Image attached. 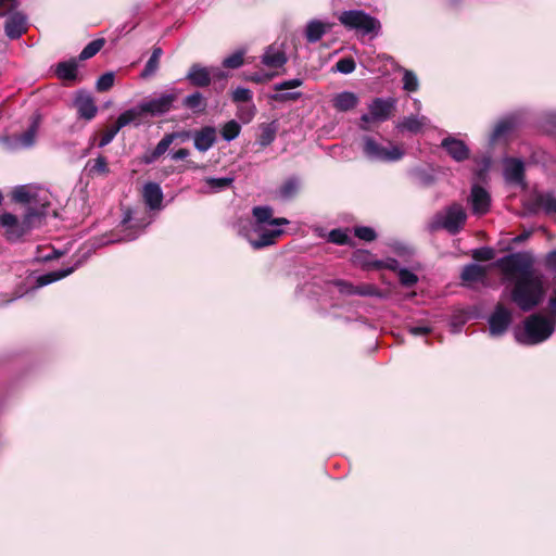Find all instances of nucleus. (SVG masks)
Returning a JSON list of instances; mask_svg holds the SVG:
<instances>
[{
	"label": "nucleus",
	"instance_id": "obj_1",
	"mask_svg": "<svg viewBox=\"0 0 556 556\" xmlns=\"http://www.w3.org/2000/svg\"><path fill=\"white\" fill-rule=\"evenodd\" d=\"M528 252H516L495 261L504 279L511 282L510 301L522 312L536 308L545 299L547 285L542 273L534 267Z\"/></svg>",
	"mask_w": 556,
	"mask_h": 556
},
{
	"label": "nucleus",
	"instance_id": "obj_2",
	"mask_svg": "<svg viewBox=\"0 0 556 556\" xmlns=\"http://www.w3.org/2000/svg\"><path fill=\"white\" fill-rule=\"evenodd\" d=\"M555 330V321L541 314H532L523 321V330L515 332L516 340L526 345H534L547 340Z\"/></svg>",
	"mask_w": 556,
	"mask_h": 556
},
{
	"label": "nucleus",
	"instance_id": "obj_3",
	"mask_svg": "<svg viewBox=\"0 0 556 556\" xmlns=\"http://www.w3.org/2000/svg\"><path fill=\"white\" fill-rule=\"evenodd\" d=\"M467 213L460 203L454 202L446 206L444 211L438 212L429 223L431 232L441 229L446 230L450 235H457L465 226Z\"/></svg>",
	"mask_w": 556,
	"mask_h": 556
},
{
	"label": "nucleus",
	"instance_id": "obj_4",
	"mask_svg": "<svg viewBox=\"0 0 556 556\" xmlns=\"http://www.w3.org/2000/svg\"><path fill=\"white\" fill-rule=\"evenodd\" d=\"M339 22L345 28L358 30L363 35L377 36L381 29L379 20L362 10L343 11L339 15Z\"/></svg>",
	"mask_w": 556,
	"mask_h": 556
},
{
	"label": "nucleus",
	"instance_id": "obj_5",
	"mask_svg": "<svg viewBox=\"0 0 556 556\" xmlns=\"http://www.w3.org/2000/svg\"><path fill=\"white\" fill-rule=\"evenodd\" d=\"M488 323L490 334L492 337H501L513 323V313L503 303H497Z\"/></svg>",
	"mask_w": 556,
	"mask_h": 556
},
{
	"label": "nucleus",
	"instance_id": "obj_6",
	"mask_svg": "<svg viewBox=\"0 0 556 556\" xmlns=\"http://www.w3.org/2000/svg\"><path fill=\"white\" fill-rule=\"evenodd\" d=\"M364 152L368 157L379 161H397L403 156V151L399 147L388 149L370 137L364 139Z\"/></svg>",
	"mask_w": 556,
	"mask_h": 556
},
{
	"label": "nucleus",
	"instance_id": "obj_7",
	"mask_svg": "<svg viewBox=\"0 0 556 556\" xmlns=\"http://www.w3.org/2000/svg\"><path fill=\"white\" fill-rule=\"evenodd\" d=\"M177 100V93H162L157 98H153L141 102V111H144L146 115L160 116L169 112L173 108L174 102Z\"/></svg>",
	"mask_w": 556,
	"mask_h": 556
},
{
	"label": "nucleus",
	"instance_id": "obj_8",
	"mask_svg": "<svg viewBox=\"0 0 556 556\" xmlns=\"http://www.w3.org/2000/svg\"><path fill=\"white\" fill-rule=\"evenodd\" d=\"M303 85V79L293 78L289 80H285L274 85V90L277 91L269 96V100L278 103L286 102H295L302 97V92L300 91H291V92H282L285 90L295 89Z\"/></svg>",
	"mask_w": 556,
	"mask_h": 556
},
{
	"label": "nucleus",
	"instance_id": "obj_9",
	"mask_svg": "<svg viewBox=\"0 0 556 556\" xmlns=\"http://www.w3.org/2000/svg\"><path fill=\"white\" fill-rule=\"evenodd\" d=\"M396 100L394 98H375L368 106L377 123L386 122L394 115Z\"/></svg>",
	"mask_w": 556,
	"mask_h": 556
},
{
	"label": "nucleus",
	"instance_id": "obj_10",
	"mask_svg": "<svg viewBox=\"0 0 556 556\" xmlns=\"http://www.w3.org/2000/svg\"><path fill=\"white\" fill-rule=\"evenodd\" d=\"M28 30L27 16L17 11L10 14L4 23L5 36L11 40L20 39Z\"/></svg>",
	"mask_w": 556,
	"mask_h": 556
},
{
	"label": "nucleus",
	"instance_id": "obj_11",
	"mask_svg": "<svg viewBox=\"0 0 556 556\" xmlns=\"http://www.w3.org/2000/svg\"><path fill=\"white\" fill-rule=\"evenodd\" d=\"M74 106L77 110L78 117L86 121L93 119L98 113L93 97L85 90L77 91Z\"/></svg>",
	"mask_w": 556,
	"mask_h": 556
},
{
	"label": "nucleus",
	"instance_id": "obj_12",
	"mask_svg": "<svg viewBox=\"0 0 556 556\" xmlns=\"http://www.w3.org/2000/svg\"><path fill=\"white\" fill-rule=\"evenodd\" d=\"M441 147L456 162H464L469 159L470 150L468 146L460 139L448 136L441 142Z\"/></svg>",
	"mask_w": 556,
	"mask_h": 556
},
{
	"label": "nucleus",
	"instance_id": "obj_13",
	"mask_svg": "<svg viewBox=\"0 0 556 556\" xmlns=\"http://www.w3.org/2000/svg\"><path fill=\"white\" fill-rule=\"evenodd\" d=\"M0 225L5 229V237L9 241H16L27 231L25 225L18 222L12 213L0 215Z\"/></svg>",
	"mask_w": 556,
	"mask_h": 556
},
{
	"label": "nucleus",
	"instance_id": "obj_14",
	"mask_svg": "<svg viewBox=\"0 0 556 556\" xmlns=\"http://www.w3.org/2000/svg\"><path fill=\"white\" fill-rule=\"evenodd\" d=\"M351 262L354 266L363 270H380L382 269L383 261L376 260L368 250L358 249L352 253Z\"/></svg>",
	"mask_w": 556,
	"mask_h": 556
},
{
	"label": "nucleus",
	"instance_id": "obj_15",
	"mask_svg": "<svg viewBox=\"0 0 556 556\" xmlns=\"http://www.w3.org/2000/svg\"><path fill=\"white\" fill-rule=\"evenodd\" d=\"M194 148L200 152L211 149L216 142V129L213 126H204L193 134Z\"/></svg>",
	"mask_w": 556,
	"mask_h": 556
},
{
	"label": "nucleus",
	"instance_id": "obj_16",
	"mask_svg": "<svg viewBox=\"0 0 556 556\" xmlns=\"http://www.w3.org/2000/svg\"><path fill=\"white\" fill-rule=\"evenodd\" d=\"M472 211L477 214H485L491 204V197L489 192L479 185H473L471 188Z\"/></svg>",
	"mask_w": 556,
	"mask_h": 556
},
{
	"label": "nucleus",
	"instance_id": "obj_17",
	"mask_svg": "<svg viewBox=\"0 0 556 556\" xmlns=\"http://www.w3.org/2000/svg\"><path fill=\"white\" fill-rule=\"evenodd\" d=\"M186 78L189 80L191 86L198 88L207 87L212 81V76L208 70L198 63L190 66Z\"/></svg>",
	"mask_w": 556,
	"mask_h": 556
},
{
	"label": "nucleus",
	"instance_id": "obj_18",
	"mask_svg": "<svg viewBox=\"0 0 556 556\" xmlns=\"http://www.w3.org/2000/svg\"><path fill=\"white\" fill-rule=\"evenodd\" d=\"M504 176L507 181L522 184L525 180V165L518 159H507L504 169Z\"/></svg>",
	"mask_w": 556,
	"mask_h": 556
},
{
	"label": "nucleus",
	"instance_id": "obj_19",
	"mask_svg": "<svg viewBox=\"0 0 556 556\" xmlns=\"http://www.w3.org/2000/svg\"><path fill=\"white\" fill-rule=\"evenodd\" d=\"M143 200L144 203L151 210H159L162 205L163 201V191L159 184L156 182H148L143 187Z\"/></svg>",
	"mask_w": 556,
	"mask_h": 556
},
{
	"label": "nucleus",
	"instance_id": "obj_20",
	"mask_svg": "<svg viewBox=\"0 0 556 556\" xmlns=\"http://www.w3.org/2000/svg\"><path fill=\"white\" fill-rule=\"evenodd\" d=\"M332 27L330 23H324L319 20H312L307 23L305 28V38L307 42L315 43L319 41L325 34H327Z\"/></svg>",
	"mask_w": 556,
	"mask_h": 556
},
{
	"label": "nucleus",
	"instance_id": "obj_21",
	"mask_svg": "<svg viewBox=\"0 0 556 556\" xmlns=\"http://www.w3.org/2000/svg\"><path fill=\"white\" fill-rule=\"evenodd\" d=\"M78 60L72 58L67 61L59 62L55 65L54 74L64 81H75L77 79Z\"/></svg>",
	"mask_w": 556,
	"mask_h": 556
},
{
	"label": "nucleus",
	"instance_id": "obj_22",
	"mask_svg": "<svg viewBox=\"0 0 556 556\" xmlns=\"http://www.w3.org/2000/svg\"><path fill=\"white\" fill-rule=\"evenodd\" d=\"M258 238L251 241L252 247L256 250L275 244L285 232L279 228L267 229L261 227H258Z\"/></svg>",
	"mask_w": 556,
	"mask_h": 556
},
{
	"label": "nucleus",
	"instance_id": "obj_23",
	"mask_svg": "<svg viewBox=\"0 0 556 556\" xmlns=\"http://www.w3.org/2000/svg\"><path fill=\"white\" fill-rule=\"evenodd\" d=\"M486 268L478 264H467L464 266L460 279L465 285L482 281L486 278Z\"/></svg>",
	"mask_w": 556,
	"mask_h": 556
},
{
	"label": "nucleus",
	"instance_id": "obj_24",
	"mask_svg": "<svg viewBox=\"0 0 556 556\" xmlns=\"http://www.w3.org/2000/svg\"><path fill=\"white\" fill-rule=\"evenodd\" d=\"M332 103L337 111L348 112L356 108L358 104V98L353 92L343 91L334 96Z\"/></svg>",
	"mask_w": 556,
	"mask_h": 556
},
{
	"label": "nucleus",
	"instance_id": "obj_25",
	"mask_svg": "<svg viewBox=\"0 0 556 556\" xmlns=\"http://www.w3.org/2000/svg\"><path fill=\"white\" fill-rule=\"evenodd\" d=\"M144 115V111H141V103H139L137 106L126 110L125 112L119 114L115 122V125L117 126V129H122L130 123H136L138 125L142 116Z\"/></svg>",
	"mask_w": 556,
	"mask_h": 556
},
{
	"label": "nucleus",
	"instance_id": "obj_26",
	"mask_svg": "<svg viewBox=\"0 0 556 556\" xmlns=\"http://www.w3.org/2000/svg\"><path fill=\"white\" fill-rule=\"evenodd\" d=\"M288 61L286 53L281 50H277L274 47H268L262 56V63L268 67H281Z\"/></svg>",
	"mask_w": 556,
	"mask_h": 556
},
{
	"label": "nucleus",
	"instance_id": "obj_27",
	"mask_svg": "<svg viewBox=\"0 0 556 556\" xmlns=\"http://www.w3.org/2000/svg\"><path fill=\"white\" fill-rule=\"evenodd\" d=\"M532 205L533 211L543 208L546 214H556V197L551 192L536 194Z\"/></svg>",
	"mask_w": 556,
	"mask_h": 556
},
{
	"label": "nucleus",
	"instance_id": "obj_28",
	"mask_svg": "<svg viewBox=\"0 0 556 556\" xmlns=\"http://www.w3.org/2000/svg\"><path fill=\"white\" fill-rule=\"evenodd\" d=\"M182 106L191 110L193 114H202L207 108V100L201 92L195 91L182 100Z\"/></svg>",
	"mask_w": 556,
	"mask_h": 556
},
{
	"label": "nucleus",
	"instance_id": "obj_29",
	"mask_svg": "<svg viewBox=\"0 0 556 556\" xmlns=\"http://www.w3.org/2000/svg\"><path fill=\"white\" fill-rule=\"evenodd\" d=\"M426 117L418 118L414 115L405 117L402 122L396 125L400 131H408L410 134H419L422 131L425 126Z\"/></svg>",
	"mask_w": 556,
	"mask_h": 556
},
{
	"label": "nucleus",
	"instance_id": "obj_30",
	"mask_svg": "<svg viewBox=\"0 0 556 556\" xmlns=\"http://www.w3.org/2000/svg\"><path fill=\"white\" fill-rule=\"evenodd\" d=\"M172 140L170 138L167 136V134L159 141V143L156 144V147L151 151V152H147L143 156H142V162L144 164H152L154 163L160 156H162L169 148V146L172 144Z\"/></svg>",
	"mask_w": 556,
	"mask_h": 556
},
{
	"label": "nucleus",
	"instance_id": "obj_31",
	"mask_svg": "<svg viewBox=\"0 0 556 556\" xmlns=\"http://www.w3.org/2000/svg\"><path fill=\"white\" fill-rule=\"evenodd\" d=\"M74 270H75V268L72 266V267L61 268L59 270L49 271L47 274L39 276L36 280V283L38 287H43V286L50 285L52 282H55L60 279L67 277Z\"/></svg>",
	"mask_w": 556,
	"mask_h": 556
},
{
	"label": "nucleus",
	"instance_id": "obj_32",
	"mask_svg": "<svg viewBox=\"0 0 556 556\" xmlns=\"http://www.w3.org/2000/svg\"><path fill=\"white\" fill-rule=\"evenodd\" d=\"M517 126V121L514 117H507L502 121H500L491 135V141L495 142L506 136L507 134L511 132Z\"/></svg>",
	"mask_w": 556,
	"mask_h": 556
},
{
	"label": "nucleus",
	"instance_id": "obj_33",
	"mask_svg": "<svg viewBox=\"0 0 556 556\" xmlns=\"http://www.w3.org/2000/svg\"><path fill=\"white\" fill-rule=\"evenodd\" d=\"M299 179L296 177H290L286 179L278 189V195L282 200H290L294 198L299 191Z\"/></svg>",
	"mask_w": 556,
	"mask_h": 556
},
{
	"label": "nucleus",
	"instance_id": "obj_34",
	"mask_svg": "<svg viewBox=\"0 0 556 556\" xmlns=\"http://www.w3.org/2000/svg\"><path fill=\"white\" fill-rule=\"evenodd\" d=\"M90 175L108 176L110 174V167L106 156L100 154L97 159L90 160L87 163Z\"/></svg>",
	"mask_w": 556,
	"mask_h": 556
},
{
	"label": "nucleus",
	"instance_id": "obj_35",
	"mask_svg": "<svg viewBox=\"0 0 556 556\" xmlns=\"http://www.w3.org/2000/svg\"><path fill=\"white\" fill-rule=\"evenodd\" d=\"M105 45L104 38H98L89 42L79 53L77 60L85 61L94 56Z\"/></svg>",
	"mask_w": 556,
	"mask_h": 556
},
{
	"label": "nucleus",
	"instance_id": "obj_36",
	"mask_svg": "<svg viewBox=\"0 0 556 556\" xmlns=\"http://www.w3.org/2000/svg\"><path fill=\"white\" fill-rule=\"evenodd\" d=\"M328 241L338 245H355V242L349 237L348 230L341 228L332 229L328 233Z\"/></svg>",
	"mask_w": 556,
	"mask_h": 556
},
{
	"label": "nucleus",
	"instance_id": "obj_37",
	"mask_svg": "<svg viewBox=\"0 0 556 556\" xmlns=\"http://www.w3.org/2000/svg\"><path fill=\"white\" fill-rule=\"evenodd\" d=\"M277 128L274 123L263 124L261 127V134L258 137V143L261 147H268L273 143L276 138Z\"/></svg>",
	"mask_w": 556,
	"mask_h": 556
},
{
	"label": "nucleus",
	"instance_id": "obj_38",
	"mask_svg": "<svg viewBox=\"0 0 556 556\" xmlns=\"http://www.w3.org/2000/svg\"><path fill=\"white\" fill-rule=\"evenodd\" d=\"M39 128V116L35 117L26 131L20 137V142L24 147H31L35 143L37 131Z\"/></svg>",
	"mask_w": 556,
	"mask_h": 556
},
{
	"label": "nucleus",
	"instance_id": "obj_39",
	"mask_svg": "<svg viewBox=\"0 0 556 556\" xmlns=\"http://www.w3.org/2000/svg\"><path fill=\"white\" fill-rule=\"evenodd\" d=\"M119 130L121 129H117V126L114 124L108 129L100 131L99 134H96L92 137V143L98 140V147L103 148L114 139V137L117 135Z\"/></svg>",
	"mask_w": 556,
	"mask_h": 556
},
{
	"label": "nucleus",
	"instance_id": "obj_40",
	"mask_svg": "<svg viewBox=\"0 0 556 556\" xmlns=\"http://www.w3.org/2000/svg\"><path fill=\"white\" fill-rule=\"evenodd\" d=\"M240 131H241V126L235 119H231V121L227 122L226 124H224V126L220 129L222 137L226 141L235 140L240 135Z\"/></svg>",
	"mask_w": 556,
	"mask_h": 556
},
{
	"label": "nucleus",
	"instance_id": "obj_41",
	"mask_svg": "<svg viewBox=\"0 0 556 556\" xmlns=\"http://www.w3.org/2000/svg\"><path fill=\"white\" fill-rule=\"evenodd\" d=\"M204 181L213 191L218 192L229 188L233 184L235 179L233 177H207Z\"/></svg>",
	"mask_w": 556,
	"mask_h": 556
},
{
	"label": "nucleus",
	"instance_id": "obj_42",
	"mask_svg": "<svg viewBox=\"0 0 556 556\" xmlns=\"http://www.w3.org/2000/svg\"><path fill=\"white\" fill-rule=\"evenodd\" d=\"M476 162L479 167L476 169L475 175L479 181H485L492 159L490 155H483L481 159H477Z\"/></svg>",
	"mask_w": 556,
	"mask_h": 556
},
{
	"label": "nucleus",
	"instance_id": "obj_43",
	"mask_svg": "<svg viewBox=\"0 0 556 556\" xmlns=\"http://www.w3.org/2000/svg\"><path fill=\"white\" fill-rule=\"evenodd\" d=\"M252 213L257 224H268L270 226L274 213L270 206H255L253 207Z\"/></svg>",
	"mask_w": 556,
	"mask_h": 556
},
{
	"label": "nucleus",
	"instance_id": "obj_44",
	"mask_svg": "<svg viewBox=\"0 0 556 556\" xmlns=\"http://www.w3.org/2000/svg\"><path fill=\"white\" fill-rule=\"evenodd\" d=\"M471 256L475 261L478 262H489L492 261L495 256V251L490 247H482L472 250Z\"/></svg>",
	"mask_w": 556,
	"mask_h": 556
},
{
	"label": "nucleus",
	"instance_id": "obj_45",
	"mask_svg": "<svg viewBox=\"0 0 556 556\" xmlns=\"http://www.w3.org/2000/svg\"><path fill=\"white\" fill-rule=\"evenodd\" d=\"M114 80H115V75L113 72L104 73L97 80L96 88L99 92L109 91L113 87Z\"/></svg>",
	"mask_w": 556,
	"mask_h": 556
},
{
	"label": "nucleus",
	"instance_id": "obj_46",
	"mask_svg": "<svg viewBox=\"0 0 556 556\" xmlns=\"http://www.w3.org/2000/svg\"><path fill=\"white\" fill-rule=\"evenodd\" d=\"M244 63V52L243 51H237L232 53L231 55L227 56L223 61V66L226 68H239Z\"/></svg>",
	"mask_w": 556,
	"mask_h": 556
},
{
	"label": "nucleus",
	"instance_id": "obj_47",
	"mask_svg": "<svg viewBox=\"0 0 556 556\" xmlns=\"http://www.w3.org/2000/svg\"><path fill=\"white\" fill-rule=\"evenodd\" d=\"M354 235L366 242H371L377 239V232L374 228L368 226H357L354 228Z\"/></svg>",
	"mask_w": 556,
	"mask_h": 556
},
{
	"label": "nucleus",
	"instance_id": "obj_48",
	"mask_svg": "<svg viewBox=\"0 0 556 556\" xmlns=\"http://www.w3.org/2000/svg\"><path fill=\"white\" fill-rule=\"evenodd\" d=\"M336 71L342 73V74H351L356 68V63L352 56H346L340 59L336 65Z\"/></svg>",
	"mask_w": 556,
	"mask_h": 556
},
{
	"label": "nucleus",
	"instance_id": "obj_49",
	"mask_svg": "<svg viewBox=\"0 0 556 556\" xmlns=\"http://www.w3.org/2000/svg\"><path fill=\"white\" fill-rule=\"evenodd\" d=\"M253 98L252 91L248 88L238 87L233 90L231 99L235 103H247L251 102Z\"/></svg>",
	"mask_w": 556,
	"mask_h": 556
},
{
	"label": "nucleus",
	"instance_id": "obj_50",
	"mask_svg": "<svg viewBox=\"0 0 556 556\" xmlns=\"http://www.w3.org/2000/svg\"><path fill=\"white\" fill-rule=\"evenodd\" d=\"M399 280L402 286L410 288L417 283L418 277L413 271L402 268L399 271Z\"/></svg>",
	"mask_w": 556,
	"mask_h": 556
},
{
	"label": "nucleus",
	"instance_id": "obj_51",
	"mask_svg": "<svg viewBox=\"0 0 556 556\" xmlns=\"http://www.w3.org/2000/svg\"><path fill=\"white\" fill-rule=\"evenodd\" d=\"M403 88L408 92H415L418 90V79L417 76L412 71H405L403 76Z\"/></svg>",
	"mask_w": 556,
	"mask_h": 556
},
{
	"label": "nucleus",
	"instance_id": "obj_52",
	"mask_svg": "<svg viewBox=\"0 0 556 556\" xmlns=\"http://www.w3.org/2000/svg\"><path fill=\"white\" fill-rule=\"evenodd\" d=\"M256 114V106L251 103L250 105H247V106H241L239 108V111H238V117L243 122V123H250L253 117L255 116Z\"/></svg>",
	"mask_w": 556,
	"mask_h": 556
},
{
	"label": "nucleus",
	"instance_id": "obj_53",
	"mask_svg": "<svg viewBox=\"0 0 556 556\" xmlns=\"http://www.w3.org/2000/svg\"><path fill=\"white\" fill-rule=\"evenodd\" d=\"M355 294L361 296H376L380 295L378 288L374 285L363 283L356 286Z\"/></svg>",
	"mask_w": 556,
	"mask_h": 556
},
{
	"label": "nucleus",
	"instance_id": "obj_54",
	"mask_svg": "<svg viewBox=\"0 0 556 556\" xmlns=\"http://www.w3.org/2000/svg\"><path fill=\"white\" fill-rule=\"evenodd\" d=\"M160 66V60L153 56H150L146 66L141 73V77L148 78L156 73Z\"/></svg>",
	"mask_w": 556,
	"mask_h": 556
},
{
	"label": "nucleus",
	"instance_id": "obj_55",
	"mask_svg": "<svg viewBox=\"0 0 556 556\" xmlns=\"http://www.w3.org/2000/svg\"><path fill=\"white\" fill-rule=\"evenodd\" d=\"M18 3L16 0H0V17L16 12Z\"/></svg>",
	"mask_w": 556,
	"mask_h": 556
},
{
	"label": "nucleus",
	"instance_id": "obj_56",
	"mask_svg": "<svg viewBox=\"0 0 556 556\" xmlns=\"http://www.w3.org/2000/svg\"><path fill=\"white\" fill-rule=\"evenodd\" d=\"M333 283H334V286L338 287V289L341 293L348 294V295L355 294L356 286H353L351 282L342 280V279H338Z\"/></svg>",
	"mask_w": 556,
	"mask_h": 556
},
{
	"label": "nucleus",
	"instance_id": "obj_57",
	"mask_svg": "<svg viewBox=\"0 0 556 556\" xmlns=\"http://www.w3.org/2000/svg\"><path fill=\"white\" fill-rule=\"evenodd\" d=\"M13 199L18 203H29L31 195L25 187H20L14 190Z\"/></svg>",
	"mask_w": 556,
	"mask_h": 556
},
{
	"label": "nucleus",
	"instance_id": "obj_58",
	"mask_svg": "<svg viewBox=\"0 0 556 556\" xmlns=\"http://www.w3.org/2000/svg\"><path fill=\"white\" fill-rule=\"evenodd\" d=\"M274 76H275L274 74L254 73V74L248 76L245 79L249 81L255 83V84H264V83L271 80L274 78Z\"/></svg>",
	"mask_w": 556,
	"mask_h": 556
},
{
	"label": "nucleus",
	"instance_id": "obj_59",
	"mask_svg": "<svg viewBox=\"0 0 556 556\" xmlns=\"http://www.w3.org/2000/svg\"><path fill=\"white\" fill-rule=\"evenodd\" d=\"M370 123H376V121H374V116L371 115V113L369 112L368 114H363L361 116L359 128L362 130L369 131L371 130Z\"/></svg>",
	"mask_w": 556,
	"mask_h": 556
},
{
	"label": "nucleus",
	"instance_id": "obj_60",
	"mask_svg": "<svg viewBox=\"0 0 556 556\" xmlns=\"http://www.w3.org/2000/svg\"><path fill=\"white\" fill-rule=\"evenodd\" d=\"M167 136L170 138L172 142L179 139L181 141H186L191 137L190 130H181V131H173L167 134Z\"/></svg>",
	"mask_w": 556,
	"mask_h": 556
},
{
	"label": "nucleus",
	"instance_id": "obj_61",
	"mask_svg": "<svg viewBox=\"0 0 556 556\" xmlns=\"http://www.w3.org/2000/svg\"><path fill=\"white\" fill-rule=\"evenodd\" d=\"M40 214L36 208H28L27 213L25 214V217L23 219V224L25 225L26 229L28 230L30 228L33 218L39 217Z\"/></svg>",
	"mask_w": 556,
	"mask_h": 556
},
{
	"label": "nucleus",
	"instance_id": "obj_62",
	"mask_svg": "<svg viewBox=\"0 0 556 556\" xmlns=\"http://www.w3.org/2000/svg\"><path fill=\"white\" fill-rule=\"evenodd\" d=\"M545 266L549 270L556 273V249L551 251L545 257Z\"/></svg>",
	"mask_w": 556,
	"mask_h": 556
},
{
	"label": "nucleus",
	"instance_id": "obj_63",
	"mask_svg": "<svg viewBox=\"0 0 556 556\" xmlns=\"http://www.w3.org/2000/svg\"><path fill=\"white\" fill-rule=\"evenodd\" d=\"M409 332L414 336H427L431 332L428 326H414L409 328Z\"/></svg>",
	"mask_w": 556,
	"mask_h": 556
},
{
	"label": "nucleus",
	"instance_id": "obj_64",
	"mask_svg": "<svg viewBox=\"0 0 556 556\" xmlns=\"http://www.w3.org/2000/svg\"><path fill=\"white\" fill-rule=\"evenodd\" d=\"M190 152L186 148H181L172 154L173 160H185L189 156Z\"/></svg>",
	"mask_w": 556,
	"mask_h": 556
}]
</instances>
